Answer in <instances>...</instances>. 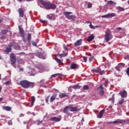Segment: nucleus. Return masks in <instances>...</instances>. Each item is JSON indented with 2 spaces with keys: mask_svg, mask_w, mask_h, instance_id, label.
<instances>
[{
  "mask_svg": "<svg viewBox=\"0 0 129 129\" xmlns=\"http://www.w3.org/2000/svg\"><path fill=\"white\" fill-rule=\"evenodd\" d=\"M40 4L44 7V9L46 10H55L56 8V5L51 3L50 2H45L41 0Z\"/></svg>",
  "mask_w": 129,
  "mask_h": 129,
  "instance_id": "1",
  "label": "nucleus"
},
{
  "mask_svg": "<svg viewBox=\"0 0 129 129\" xmlns=\"http://www.w3.org/2000/svg\"><path fill=\"white\" fill-rule=\"evenodd\" d=\"M20 85L22 87L25 88V89H28V88H33L34 87V83L29 82L27 80H24L20 82Z\"/></svg>",
  "mask_w": 129,
  "mask_h": 129,
  "instance_id": "2",
  "label": "nucleus"
},
{
  "mask_svg": "<svg viewBox=\"0 0 129 129\" xmlns=\"http://www.w3.org/2000/svg\"><path fill=\"white\" fill-rule=\"evenodd\" d=\"M105 33V41H106V42L110 41V40L112 39L113 37L112 35H111V32H110V30H109V29H107Z\"/></svg>",
  "mask_w": 129,
  "mask_h": 129,
  "instance_id": "3",
  "label": "nucleus"
},
{
  "mask_svg": "<svg viewBox=\"0 0 129 129\" xmlns=\"http://www.w3.org/2000/svg\"><path fill=\"white\" fill-rule=\"evenodd\" d=\"M72 14V12H64L63 13L64 16L66 17L68 20H75V19H76V16H75V15H71Z\"/></svg>",
  "mask_w": 129,
  "mask_h": 129,
  "instance_id": "4",
  "label": "nucleus"
},
{
  "mask_svg": "<svg viewBox=\"0 0 129 129\" xmlns=\"http://www.w3.org/2000/svg\"><path fill=\"white\" fill-rule=\"evenodd\" d=\"M18 29L19 30V34L21 36V37L23 38L22 40L23 42H26L27 39L25 38V31H24V29L23 28L21 27L20 25L18 26Z\"/></svg>",
  "mask_w": 129,
  "mask_h": 129,
  "instance_id": "5",
  "label": "nucleus"
},
{
  "mask_svg": "<svg viewBox=\"0 0 129 129\" xmlns=\"http://www.w3.org/2000/svg\"><path fill=\"white\" fill-rule=\"evenodd\" d=\"M91 71L93 72V73H99L100 75H103V74H105V71H101L100 67H99L96 69H92L91 70Z\"/></svg>",
  "mask_w": 129,
  "mask_h": 129,
  "instance_id": "6",
  "label": "nucleus"
},
{
  "mask_svg": "<svg viewBox=\"0 0 129 129\" xmlns=\"http://www.w3.org/2000/svg\"><path fill=\"white\" fill-rule=\"evenodd\" d=\"M10 61L11 62V65H15L17 62V57H16L15 54L13 53L10 54Z\"/></svg>",
  "mask_w": 129,
  "mask_h": 129,
  "instance_id": "7",
  "label": "nucleus"
},
{
  "mask_svg": "<svg viewBox=\"0 0 129 129\" xmlns=\"http://www.w3.org/2000/svg\"><path fill=\"white\" fill-rule=\"evenodd\" d=\"M128 121V120H124L117 119V120L113 121V124H116L117 123H121V124H125V122Z\"/></svg>",
  "mask_w": 129,
  "mask_h": 129,
  "instance_id": "8",
  "label": "nucleus"
},
{
  "mask_svg": "<svg viewBox=\"0 0 129 129\" xmlns=\"http://www.w3.org/2000/svg\"><path fill=\"white\" fill-rule=\"evenodd\" d=\"M19 15V18H24L25 16V9L23 8H19L18 10Z\"/></svg>",
  "mask_w": 129,
  "mask_h": 129,
  "instance_id": "9",
  "label": "nucleus"
},
{
  "mask_svg": "<svg viewBox=\"0 0 129 129\" xmlns=\"http://www.w3.org/2000/svg\"><path fill=\"white\" fill-rule=\"evenodd\" d=\"M70 111L74 112L75 111H80V109H79L77 107H73L72 105H70Z\"/></svg>",
  "mask_w": 129,
  "mask_h": 129,
  "instance_id": "10",
  "label": "nucleus"
},
{
  "mask_svg": "<svg viewBox=\"0 0 129 129\" xmlns=\"http://www.w3.org/2000/svg\"><path fill=\"white\" fill-rule=\"evenodd\" d=\"M113 17H115V14H114V13H109L108 14L101 16V18L109 19V18H113Z\"/></svg>",
  "mask_w": 129,
  "mask_h": 129,
  "instance_id": "11",
  "label": "nucleus"
},
{
  "mask_svg": "<svg viewBox=\"0 0 129 129\" xmlns=\"http://www.w3.org/2000/svg\"><path fill=\"white\" fill-rule=\"evenodd\" d=\"M61 116H59V117H52L50 118V120H53V121H55V122H58L60 121L61 120Z\"/></svg>",
  "mask_w": 129,
  "mask_h": 129,
  "instance_id": "12",
  "label": "nucleus"
},
{
  "mask_svg": "<svg viewBox=\"0 0 129 129\" xmlns=\"http://www.w3.org/2000/svg\"><path fill=\"white\" fill-rule=\"evenodd\" d=\"M98 90L100 93V94L103 95L104 94V91H103V87L102 85H100L99 87L98 88Z\"/></svg>",
  "mask_w": 129,
  "mask_h": 129,
  "instance_id": "13",
  "label": "nucleus"
},
{
  "mask_svg": "<svg viewBox=\"0 0 129 129\" xmlns=\"http://www.w3.org/2000/svg\"><path fill=\"white\" fill-rule=\"evenodd\" d=\"M105 112V109H103L100 111L99 114L97 115L98 118H102V116H103V114H104V112Z\"/></svg>",
  "mask_w": 129,
  "mask_h": 129,
  "instance_id": "14",
  "label": "nucleus"
},
{
  "mask_svg": "<svg viewBox=\"0 0 129 129\" xmlns=\"http://www.w3.org/2000/svg\"><path fill=\"white\" fill-rule=\"evenodd\" d=\"M69 109L70 110V106H66L64 109H63V113H66V114H68L69 112Z\"/></svg>",
  "mask_w": 129,
  "mask_h": 129,
  "instance_id": "15",
  "label": "nucleus"
},
{
  "mask_svg": "<svg viewBox=\"0 0 129 129\" xmlns=\"http://www.w3.org/2000/svg\"><path fill=\"white\" fill-rule=\"evenodd\" d=\"M82 44V39L78 40L74 43L75 47H77L78 46H80Z\"/></svg>",
  "mask_w": 129,
  "mask_h": 129,
  "instance_id": "16",
  "label": "nucleus"
},
{
  "mask_svg": "<svg viewBox=\"0 0 129 129\" xmlns=\"http://www.w3.org/2000/svg\"><path fill=\"white\" fill-rule=\"evenodd\" d=\"M12 45H10L8 46V47H7L5 50V52L6 53H10V52H12Z\"/></svg>",
  "mask_w": 129,
  "mask_h": 129,
  "instance_id": "17",
  "label": "nucleus"
},
{
  "mask_svg": "<svg viewBox=\"0 0 129 129\" xmlns=\"http://www.w3.org/2000/svg\"><path fill=\"white\" fill-rule=\"evenodd\" d=\"M59 97L60 98H64V97H68V94H67L66 93H60L59 94Z\"/></svg>",
  "mask_w": 129,
  "mask_h": 129,
  "instance_id": "18",
  "label": "nucleus"
},
{
  "mask_svg": "<svg viewBox=\"0 0 129 129\" xmlns=\"http://www.w3.org/2000/svg\"><path fill=\"white\" fill-rule=\"evenodd\" d=\"M94 39V35L92 34L90 36L88 37L87 39L88 42H92Z\"/></svg>",
  "mask_w": 129,
  "mask_h": 129,
  "instance_id": "19",
  "label": "nucleus"
},
{
  "mask_svg": "<svg viewBox=\"0 0 129 129\" xmlns=\"http://www.w3.org/2000/svg\"><path fill=\"white\" fill-rule=\"evenodd\" d=\"M120 95L121 97L124 98L126 96V91H121L120 92Z\"/></svg>",
  "mask_w": 129,
  "mask_h": 129,
  "instance_id": "20",
  "label": "nucleus"
},
{
  "mask_svg": "<svg viewBox=\"0 0 129 129\" xmlns=\"http://www.w3.org/2000/svg\"><path fill=\"white\" fill-rule=\"evenodd\" d=\"M56 97H57V95H52L50 97V102H53L56 99Z\"/></svg>",
  "mask_w": 129,
  "mask_h": 129,
  "instance_id": "21",
  "label": "nucleus"
},
{
  "mask_svg": "<svg viewBox=\"0 0 129 129\" xmlns=\"http://www.w3.org/2000/svg\"><path fill=\"white\" fill-rule=\"evenodd\" d=\"M3 109H4V110H6L7 111H11V110H12V107L8 106H4L3 107Z\"/></svg>",
  "mask_w": 129,
  "mask_h": 129,
  "instance_id": "22",
  "label": "nucleus"
},
{
  "mask_svg": "<svg viewBox=\"0 0 129 129\" xmlns=\"http://www.w3.org/2000/svg\"><path fill=\"white\" fill-rule=\"evenodd\" d=\"M54 59L57 62V63H58V65H63V62H62V61H61V59L57 57H55Z\"/></svg>",
  "mask_w": 129,
  "mask_h": 129,
  "instance_id": "23",
  "label": "nucleus"
},
{
  "mask_svg": "<svg viewBox=\"0 0 129 129\" xmlns=\"http://www.w3.org/2000/svg\"><path fill=\"white\" fill-rule=\"evenodd\" d=\"M70 68L71 69H76V68H78V66L76 63H73L71 65Z\"/></svg>",
  "mask_w": 129,
  "mask_h": 129,
  "instance_id": "24",
  "label": "nucleus"
},
{
  "mask_svg": "<svg viewBox=\"0 0 129 129\" xmlns=\"http://www.w3.org/2000/svg\"><path fill=\"white\" fill-rule=\"evenodd\" d=\"M36 100V98H35V96H32L31 97V106H30V107H32L34 105V103Z\"/></svg>",
  "mask_w": 129,
  "mask_h": 129,
  "instance_id": "25",
  "label": "nucleus"
},
{
  "mask_svg": "<svg viewBox=\"0 0 129 129\" xmlns=\"http://www.w3.org/2000/svg\"><path fill=\"white\" fill-rule=\"evenodd\" d=\"M86 23L87 24H90L89 25V27L91 29H95V27L92 25V24L91 23V22H90V21H87L86 22Z\"/></svg>",
  "mask_w": 129,
  "mask_h": 129,
  "instance_id": "26",
  "label": "nucleus"
},
{
  "mask_svg": "<svg viewBox=\"0 0 129 129\" xmlns=\"http://www.w3.org/2000/svg\"><path fill=\"white\" fill-rule=\"evenodd\" d=\"M88 56H89V60L90 62H91L94 58V57L91 55V53L88 54Z\"/></svg>",
  "mask_w": 129,
  "mask_h": 129,
  "instance_id": "27",
  "label": "nucleus"
},
{
  "mask_svg": "<svg viewBox=\"0 0 129 129\" xmlns=\"http://www.w3.org/2000/svg\"><path fill=\"white\" fill-rule=\"evenodd\" d=\"M28 37H27V40L29 42V43L31 42V39H32V35L30 33H28Z\"/></svg>",
  "mask_w": 129,
  "mask_h": 129,
  "instance_id": "28",
  "label": "nucleus"
},
{
  "mask_svg": "<svg viewBox=\"0 0 129 129\" xmlns=\"http://www.w3.org/2000/svg\"><path fill=\"white\" fill-rule=\"evenodd\" d=\"M8 32H9L8 30L4 29L1 31V33L2 35H7L8 33Z\"/></svg>",
  "mask_w": 129,
  "mask_h": 129,
  "instance_id": "29",
  "label": "nucleus"
},
{
  "mask_svg": "<svg viewBox=\"0 0 129 129\" xmlns=\"http://www.w3.org/2000/svg\"><path fill=\"white\" fill-rule=\"evenodd\" d=\"M89 88H90V87L87 85H84L83 87V90H89Z\"/></svg>",
  "mask_w": 129,
  "mask_h": 129,
  "instance_id": "30",
  "label": "nucleus"
},
{
  "mask_svg": "<svg viewBox=\"0 0 129 129\" xmlns=\"http://www.w3.org/2000/svg\"><path fill=\"white\" fill-rule=\"evenodd\" d=\"M68 55V53H64L58 54V56H59L60 57H66V56H67Z\"/></svg>",
  "mask_w": 129,
  "mask_h": 129,
  "instance_id": "31",
  "label": "nucleus"
},
{
  "mask_svg": "<svg viewBox=\"0 0 129 129\" xmlns=\"http://www.w3.org/2000/svg\"><path fill=\"white\" fill-rule=\"evenodd\" d=\"M73 88H74V89H80V88H81V87L79 85H74L73 87Z\"/></svg>",
  "mask_w": 129,
  "mask_h": 129,
  "instance_id": "32",
  "label": "nucleus"
},
{
  "mask_svg": "<svg viewBox=\"0 0 129 129\" xmlns=\"http://www.w3.org/2000/svg\"><path fill=\"white\" fill-rule=\"evenodd\" d=\"M47 19H49V20H52L53 18V15L52 14H49L47 15Z\"/></svg>",
  "mask_w": 129,
  "mask_h": 129,
  "instance_id": "33",
  "label": "nucleus"
},
{
  "mask_svg": "<svg viewBox=\"0 0 129 129\" xmlns=\"http://www.w3.org/2000/svg\"><path fill=\"white\" fill-rule=\"evenodd\" d=\"M123 102H124V99L122 98L121 99V100H120L119 101V104H122V103H123Z\"/></svg>",
  "mask_w": 129,
  "mask_h": 129,
  "instance_id": "34",
  "label": "nucleus"
},
{
  "mask_svg": "<svg viewBox=\"0 0 129 129\" xmlns=\"http://www.w3.org/2000/svg\"><path fill=\"white\" fill-rule=\"evenodd\" d=\"M113 4H114V2H113L112 1H108L107 3V5H113Z\"/></svg>",
  "mask_w": 129,
  "mask_h": 129,
  "instance_id": "35",
  "label": "nucleus"
},
{
  "mask_svg": "<svg viewBox=\"0 0 129 129\" xmlns=\"http://www.w3.org/2000/svg\"><path fill=\"white\" fill-rule=\"evenodd\" d=\"M36 55L39 57V58H41V57L42 56V53L41 52H37L36 53Z\"/></svg>",
  "mask_w": 129,
  "mask_h": 129,
  "instance_id": "36",
  "label": "nucleus"
},
{
  "mask_svg": "<svg viewBox=\"0 0 129 129\" xmlns=\"http://www.w3.org/2000/svg\"><path fill=\"white\" fill-rule=\"evenodd\" d=\"M39 22L40 23H42V24H46V23H47V21H45V20H43L42 19H40L39 20Z\"/></svg>",
  "mask_w": 129,
  "mask_h": 129,
  "instance_id": "37",
  "label": "nucleus"
},
{
  "mask_svg": "<svg viewBox=\"0 0 129 129\" xmlns=\"http://www.w3.org/2000/svg\"><path fill=\"white\" fill-rule=\"evenodd\" d=\"M10 84H11V81H7L6 82L4 83L5 85H10Z\"/></svg>",
  "mask_w": 129,
  "mask_h": 129,
  "instance_id": "38",
  "label": "nucleus"
},
{
  "mask_svg": "<svg viewBox=\"0 0 129 129\" xmlns=\"http://www.w3.org/2000/svg\"><path fill=\"white\" fill-rule=\"evenodd\" d=\"M60 75H61L60 74H55L52 75L51 76V77H57V76H60Z\"/></svg>",
  "mask_w": 129,
  "mask_h": 129,
  "instance_id": "39",
  "label": "nucleus"
},
{
  "mask_svg": "<svg viewBox=\"0 0 129 129\" xmlns=\"http://www.w3.org/2000/svg\"><path fill=\"white\" fill-rule=\"evenodd\" d=\"M49 98H50V96H47L46 98H45V101L46 103L49 104L48 102H49Z\"/></svg>",
  "mask_w": 129,
  "mask_h": 129,
  "instance_id": "40",
  "label": "nucleus"
},
{
  "mask_svg": "<svg viewBox=\"0 0 129 129\" xmlns=\"http://www.w3.org/2000/svg\"><path fill=\"white\" fill-rule=\"evenodd\" d=\"M83 59L85 63L87 62V57L86 56H83Z\"/></svg>",
  "mask_w": 129,
  "mask_h": 129,
  "instance_id": "41",
  "label": "nucleus"
},
{
  "mask_svg": "<svg viewBox=\"0 0 129 129\" xmlns=\"http://www.w3.org/2000/svg\"><path fill=\"white\" fill-rule=\"evenodd\" d=\"M104 86L105 87H107V86H108V81H106L105 83H104Z\"/></svg>",
  "mask_w": 129,
  "mask_h": 129,
  "instance_id": "42",
  "label": "nucleus"
},
{
  "mask_svg": "<svg viewBox=\"0 0 129 129\" xmlns=\"http://www.w3.org/2000/svg\"><path fill=\"white\" fill-rule=\"evenodd\" d=\"M126 73L128 76H129V68H127V70L126 71Z\"/></svg>",
  "mask_w": 129,
  "mask_h": 129,
  "instance_id": "43",
  "label": "nucleus"
},
{
  "mask_svg": "<svg viewBox=\"0 0 129 129\" xmlns=\"http://www.w3.org/2000/svg\"><path fill=\"white\" fill-rule=\"evenodd\" d=\"M1 40H5L6 39V36H2L0 37Z\"/></svg>",
  "mask_w": 129,
  "mask_h": 129,
  "instance_id": "44",
  "label": "nucleus"
},
{
  "mask_svg": "<svg viewBox=\"0 0 129 129\" xmlns=\"http://www.w3.org/2000/svg\"><path fill=\"white\" fill-rule=\"evenodd\" d=\"M91 7H92V4H91V3H89V4L88 5V9H90V8H91Z\"/></svg>",
  "mask_w": 129,
  "mask_h": 129,
  "instance_id": "45",
  "label": "nucleus"
},
{
  "mask_svg": "<svg viewBox=\"0 0 129 129\" xmlns=\"http://www.w3.org/2000/svg\"><path fill=\"white\" fill-rule=\"evenodd\" d=\"M63 49H64L66 51H68V48L66 46H65V45H63Z\"/></svg>",
  "mask_w": 129,
  "mask_h": 129,
  "instance_id": "46",
  "label": "nucleus"
},
{
  "mask_svg": "<svg viewBox=\"0 0 129 129\" xmlns=\"http://www.w3.org/2000/svg\"><path fill=\"white\" fill-rule=\"evenodd\" d=\"M42 122H43V121H40V120H38V125L41 124V123H42Z\"/></svg>",
  "mask_w": 129,
  "mask_h": 129,
  "instance_id": "47",
  "label": "nucleus"
},
{
  "mask_svg": "<svg viewBox=\"0 0 129 129\" xmlns=\"http://www.w3.org/2000/svg\"><path fill=\"white\" fill-rule=\"evenodd\" d=\"M108 124H113V121L107 122Z\"/></svg>",
  "mask_w": 129,
  "mask_h": 129,
  "instance_id": "48",
  "label": "nucleus"
},
{
  "mask_svg": "<svg viewBox=\"0 0 129 129\" xmlns=\"http://www.w3.org/2000/svg\"><path fill=\"white\" fill-rule=\"evenodd\" d=\"M119 11H124V9L122 7H119Z\"/></svg>",
  "mask_w": 129,
  "mask_h": 129,
  "instance_id": "49",
  "label": "nucleus"
},
{
  "mask_svg": "<svg viewBox=\"0 0 129 129\" xmlns=\"http://www.w3.org/2000/svg\"><path fill=\"white\" fill-rule=\"evenodd\" d=\"M120 30H121V27H117L116 28V31H120Z\"/></svg>",
  "mask_w": 129,
  "mask_h": 129,
  "instance_id": "50",
  "label": "nucleus"
},
{
  "mask_svg": "<svg viewBox=\"0 0 129 129\" xmlns=\"http://www.w3.org/2000/svg\"><path fill=\"white\" fill-rule=\"evenodd\" d=\"M32 45H33V46H35V47L37 46V43H36V42H33Z\"/></svg>",
  "mask_w": 129,
  "mask_h": 129,
  "instance_id": "51",
  "label": "nucleus"
},
{
  "mask_svg": "<svg viewBox=\"0 0 129 129\" xmlns=\"http://www.w3.org/2000/svg\"><path fill=\"white\" fill-rule=\"evenodd\" d=\"M119 65H121V66H122V67H124V63H119Z\"/></svg>",
  "mask_w": 129,
  "mask_h": 129,
  "instance_id": "52",
  "label": "nucleus"
},
{
  "mask_svg": "<svg viewBox=\"0 0 129 129\" xmlns=\"http://www.w3.org/2000/svg\"><path fill=\"white\" fill-rule=\"evenodd\" d=\"M20 71H21L22 72H23V71H24V69L23 68H19Z\"/></svg>",
  "mask_w": 129,
  "mask_h": 129,
  "instance_id": "53",
  "label": "nucleus"
},
{
  "mask_svg": "<svg viewBox=\"0 0 129 129\" xmlns=\"http://www.w3.org/2000/svg\"><path fill=\"white\" fill-rule=\"evenodd\" d=\"M112 99H113V100H114V94H113L112 96Z\"/></svg>",
  "mask_w": 129,
  "mask_h": 129,
  "instance_id": "54",
  "label": "nucleus"
},
{
  "mask_svg": "<svg viewBox=\"0 0 129 129\" xmlns=\"http://www.w3.org/2000/svg\"><path fill=\"white\" fill-rule=\"evenodd\" d=\"M2 89H3V88L0 86V93L2 92Z\"/></svg>",
  "mask_w": 129,
  "mask_h": 129,
  "instance_id": "55",
  "label": "nucleus"
},
{
  "mask_svg": "<svg viewBox=\"0 0 129 129\" xmlns=\"http://www.w3.org/2000/svg\"><path fill=\"white\" fill-rule=\"evenodd\" d=\"M20 117H21V116H24V114H20Z\"/></svg>",
  "mask_w": 129,
  "mask_h": 129,
  "instance_id": "56",
  "label": "nucleus"
},
{
  "mask_svg": "<svg viewBox=\"0 0 129 129\" xmlns=\"http://www.w3.org/2000/svg\"><path fill=\"white\" fill-rule=\"evenodd\" d=\"M3 99H4V98H0V101H3Z\"/></svg>",
  "mask_w": 129,
  "mask_h": 129,
  "instance_id": "57",
  "label": "nucleus"
},
{
  "mask_svg": "<svg viewBox=\"0 0 129 129\" xmlns=\"http://www.w3.org/2000/svg\"><path fill=\"white\" fill-rule=\"evenodd\" d=\"M0 80H2V75L0 74Z\"/></svg>",
  "mask_w": 129,
  "mask_h": 129,
  "instance_id": "58",
  "label": "nucleus"
},
{
  "mask_svg": "<svg viewBox=\"0 0 129 129\" xmlns=\"http://www.w3.org/2000/svg\"><path fill=\"white\" fill-rule=\"evenodd\" d=\"M3 22V20L0 19V24Z\"/></svg>",
  "mask_w": 129,
  "mask_h": 129,
  "instance_id": "59",
  "label": "nucleus"
},
{
  "mask_svg": "<svg viewBox=\"0 0 129 129\" xmlns=\"http://www.w3.org/2000/svg\"><path fill=\"white\" fill-rule=\"evenodd\" d=\"M23 61V59H20L19 60V62H20V61Z\"/></svg>",
  "mask_w": 129,
  "mask_h": 129,
  "instance_id": "60",
  "label": "nucleus"
},
{
  "mask_svg": "<svg viewBox=\"0 0 129 129\" xmlns=\"http://www.w3.org/2000/svg\"><path fill=\"white\" fill-rule=\"evenodd\" d=\"M19 2H22L23 0H18Z\"/></svg>",
  "mask_w": 129,
  "mask_h": 129,
  "instance_id": "61",
  "label": "nucleus"
},
{
  "mask_svg": "<svg viewBox=\"0 0 129 129\" xmlns=\"http://www.w3.org/2000/svg\"><path fill=\"white\" fill-rule=\"evenodd\" d=\"M42 81H44V80H42L41 81V82H42Z\"/></svg>",
  "mask_w": 129,
  "mask_h": 129,
  "instance_id": "62",
  "label": "nucleus"
},
{
  "mask_svg": "<svg viewBox=\"0 0 129 129\" xmlns=\"http://www.w3.org/2000/svg\"><path fill=\"white\" fill-rule=\"evenodd\" d=\"M128 5H129V1H128Z\"/></svg>",
  "mask_w": 129,
  "mask_h": 129,
  "instance_id": "63",
  "label": "nucleus"
},
{
  "mask_svg": "<svg viewBox=\"0 0 129 129\" xmlns=\"http://www.w3.org/2000/svg\"><path fill=\"white\" fill-rule=\"evenodd\" d=\"M118 129H121L120 128H118Z\"/></svg>",
  "mask_w": 129,
  "mask_h": 129,
  "instance_id": "64",
  "label": "nucleus"
}]
</instances>
